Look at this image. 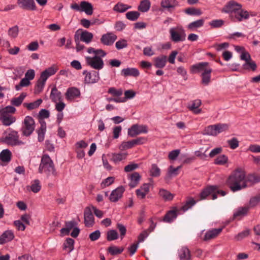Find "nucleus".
Wrapping results in <instances>:
<instances>
[{
  "label": "nucleus",
  "instance_id": "24",
  "mask_svg": "<svg viewBox=\"0 0 260 260\" xmlns=\"http://www.w3.org/2000/svg\"><path fill=\"white\" fill-rule=\"evenodd\" d=\"M77 225V223L74 220H71L65 222V227L60 229V232L61 235H69L70 231Z\"/></svg>",
  "mask_w": 260,
  "mask_h": 260
},
{
  "label": "nucleus",
  "instance_id": "6",
  "mask_svg": "<svg viewBox=\"0 0 260 260\" xmlns=\"http://www.w3.org/2000/svg\"><path fill=\"white\" fill-rule=\"evenodd\" d=\"M85 59L87 65L95 70H101L104 66L103 59L99 55H94L93 57L86 56Z\"/></svg>",
  "mask_w": 260,
  "mask_h": 260
},
{
  "label": "nucleus",
  "instance_id": "28",
  "mask_svg": "<svg viewBox=\"0 0 260 260\" xmlns=\"http://www.w3.org/2000/svg\"><path fill=\"white\" fill-rule=\"evenodd\" d=\"M16 118L15 117L11 115L2 114L0 113V120L2 121L3 125L5 126H10L15 122Z\"/></svg>",
  "mask_w": 260,
  "mask_h": 260
},
{
  "label": "nucleus",
  "instance_id": "34",
  "mask_svg": "<svg viewBox=\"0 0 260 260\" xmlns=\"http://www.w3.org/2000/svg\"><path fill=\"white\" fill-rule=\"evenodd\" d=\"M131 8L132 6H131L123 4L121 2H118L114 6L113 10L114 11L117 12L124 13Z\"/></svg>",
  "mask_w": 260,
  "mask_h": 260
},
{
  "label": "nucleus",
  "instance_id": "55",
  "mask_svg": "<svg viewBox=\"0 0 260 260\" xmlns=\"http://www.w3.org/2000/svg\"><path fill=\"white\" fill-rule=\"evenodd\" d=\"M108 93L112 94L114 96L120 98L123 93V90L121 88L117 89L116 88L112 87H110L108 90Z\"/></svg>",
  "mask_w": 260,
  "mask_h": 260
},
{
  "label": "nucleus",
  "instance_id": "58",
  "mask_svg": "<svg viewBox=\"0 0 260 260\" xmlns=\"http://www.w3.org/2000/svg\"><path fill=\"white\" fill-rule=\"evenodd\" d=\"M134 147L133 140L127 142H122L119 146V149L121 151H123L127 149H130Z\"/></svg>",
  "mask_w": 260,
  "mask_h": 260
},
{
  "label": "nucleus",
  "instance_id": "17",
  "mask_svg": "<svg viewBox=\"0 0 260 260\" xmlns=\"http://www.w3.org/2000/svg\"><path fill=\"white\" fill-rule=\"evenodd\" d=\"M12 152L8 149H4L0 153L1 165L4 166L9 163L12 159Z\"/></svg>",
  "mask_w": 260,
  "mask_h": 260
},
{
  "label": "nucleus",
  "instance_id": "11",
  "mask_svg": "<svg viewBox=\"0 0 260 260\" xmlns=\"http://www.w3.org/2000/svg\"><path fill=\"white\" fill-rule=\"evenodd\" d=\"M75 32H77L79 40L87 44L90 43L93 38V34L86 30L79 28Z\"/></svg>",
  "mask_w": 260,
  "mask_h": 260
},
{
  "label": "nucleus",
  "instance_id": "43",
  "mask_svg": "<svg viewBox=\"0 0 260 260\" xmlns=\"http://www.w3.org/2000/svg\"><path fill=\"white\" fill-rule=\"evenodd\" d=\"M184 12L190 16H200L202 12L200 9L194 7H189L184 10Z\"/></svg>",
  "mask_w": 260,
  "mask_h": 260
},
{
  "label": "nucleus",
  "instance_id": "3",
  "mask_svg": "<svg viewBox=\"0 0 260 260\" xmlns=\"http://www.w3.org/2000/svg\"><path fill=\"white\" fill-rule=\"evenodd\" d=\"M23 125L21 131L23 136H30L34 132L35 128V121L33 118L30 116H26L23 121Z\"/></svg>",
  "mask_w": 260,
  "mask_h": 260
},
{
  "label": "nucleus",
  "instance_id": "39",
  "mask_svg": "<svg viewBox=\"0 0 260 260\" xmlns=\"http://www.w3.org/2000/svg\"><path fill=\"white\" fill-rule=\"evenodd\" d=\"M181 168V166H178L176 168H174L173 166H170L169 168V170L165 177V180H169L171 178L172 175L177 176L178 174V170Z\"/></svg>",
  "mask_w": 260,
  "mask_h": 260
},
{
  "label": "nucleus",
  "instance_id": "2",
  "mask_svg": "<svg viewBox=\"0 0 260 260\" xmlns=\"http://www.w3.org/2000/svg\"><path fill=\"white\" fill-rule=\"evenodd\" d=\"M44 169H45L44 172H47L48 174L51 173L54 176L57 175L54 163L49 155L47 154L43 155L42 157L38 169L39 173L42 174Z\"/></svg>",
  "mask_w": 260,
  "mask_h": 260
},
{
  "label": "nucleus",
  "instance_id": "31",
  "mask_svg": "<svg viewBox=\"0 0 260 260\" xmlns=\"http://www.w3.org/2000/svg\"><path fill=\"white\" fill-rule=\"evenodd\" d=\"M141 178V175L138 172H135L130 175V179L131 182L129 183L131 188H134L139 183Z\"/></svg>",
  "mask_w": 260,
  "mask_h": 260
},
{
  "label": "nucleus",
  "instance_id": "49",
  "mask_svg": "<svg viewBox=\"0 0 260 260\" xmlns=\"http://www.w3.org/2000/svg\"><path fill=\"white\" fill-rule=\"evenodd\" d=\"M160 175V169L155 164L151 165L150 169V175L153 177H158Z\"/></svg>",
  "mask_w": 260,
  "mask_h": 260
},
{
  "label": "nucleus",
  "instance_id": "50",
  "mask_svg": "<svg viewBox=\"0 0 260 260\" xmlns=\"http://www.w3.org/2000/svg\"><path fill=\"white\" fill-rule=\"evenodd\" d=\"M140 15V13L138 11H129L125 14L126 19L131 21H136Z\"/></svg>",
  "mask_w": 260,
  "mask_h": 260
},
{
  "label": "nucleus",
  "instance_id": "30",
  "mask_svg": "<svg viewBox=\"0 0 260 260\" xmlns=\"http://www.w3.org/2000/svg\"><path fill=\"white\" fill-rule=\"evenodd\" d=\"M50 98L52 101L56 103L57 101H62V95L61 92L58 91L55 85L51 89Z\"/></svg>",
  "mask_w": 260,
  "mask_h": 260
},
{
  "label": "nucleus",
  "instance_id": "37",
  "mask_svg": "<svg viewBox=\"0 0 260 260\" xmlns=\"http://www.w3.org/2000/svg\"><path fill=\"white\" fill-rule=\"evenodd\" d=\"M50 116V112L48 110L45 109H42L39 112L38 118L40 124L42 122L46 124L45 121L44 120L45 118H48Z\"/></svg>",
  "mask_w": 260,
  "mask_h": 260
},
{
  "label": "nucleus",
  "instance_id": "45",
  "mask_svg": "<svg viewBox=\"0 0 260 260\" xmlns=\"http://www.w3.org/2000/svg\"><path fill=\"white\" fill-rule=\"evenodd\" d=\"M124 94L125 95L124 97L120 98L121 100V103H124L127 100L134 98L136 96V92L133 90L128 89L125 90Z\"/></svg>",
  "mask_w": 260,
  "mask_h": 260
},
{
  "label": "nucleus",
  "instance_id": "63",
  "mask_svg": "<svg viewBox=\"0 0 260 260\" xmlns=\"http://www.w3.org/2000/svg\"><path fill=\"white\" fill-rule=\"evenodd\" d=\"M227 143L232 149H235L238 147L239 145V141L235 137L228 140Z\"/></svg>",
  "mask_w": 260,
  "mask_h": 260
},
{
  "label": "nucleus",
  "instance_id": "47",
  "mask_svg": "<svg viewBox=\"0 0 260 260\" xmlns=\"http://www.w3.org/2000/svg\"><path fill=\"white\" fill-rule=\"evenodd\" d=\"M126 155L127 153H112V158L111 160L115 163H117L122 160L123 159H125L126 158Z\"/></svg>",
  "mask_w": 260,
  "mask_h": 260
},
{
  "label": "nucleus",
  "instance_id": "27",
  "mask_svg": "<svg viewBox=\"0 0 260 260\" xmlns=\"http://www.w3.org/2000/svg\"><path fill=\"white\" fill-rule=\"evenodd\" d=\"M167 57L162 55L154 58V66L156 68L162 69L166 66L167 61Z\"/></svg>",
  "mask_w": 260,
  "mask_h": 260
},
{
  "label": "nucleus",
  "instance_id": "26",
  "mask_svg": "<svg viewBox=\"0 0 260 260\" xmlns=\"http://www.w3.org/2000/svg\"><path fill=\"white\" fill-rule=\"evenodd\" d=\"M121 74L124 77L133 76L137 77L140 75V72L137 68H127L122 69L121 71Z\"/></svg>",
  "mask_w": 260,
  "mask_h": 260
},
{
  "label": "nucleus",
  "instance_id": "5",
  "mask_svg": "<svg viewBox=\"0 0 260 260\" xmlns=\"http://www.w3.org/2000/svg\"><path fill=\"white\" fill-rule=\"evenodd\" d=\"M169 32L170 34V39L174 43L183 42L185 40V31L182 27L179 28L178 30H177V28H171Z\"/></svg>",
  "mask_w": 260,
  "mask_h": 260
},
{
  "label": "nucleus",
  "instance_id": "21",
  "mask_svg": "<svg viewBox=\"0 0 260 260\" xmlns=\"http://www.w3.org/2000/svg\"><path fill=\"white\" fill-rule=\"evenodd\" d=\"M80 95L81 93L79 89L75 87L68 88L65 93L66 98L67 100L79 98Z\"/></svg>",
  "mask_w": 260,
  "mask_h": 260
},
{
  "label": "nucleus",
  "instance_id": "9",
  "mask_svg": "<svg viewBox=\"0 0 260 260\" xmlns=\"http://www.w3.org/2000/svg\"><path fill=\"white\" fill-rule=\"evenodd\" d=\"M84 222L87 228L92 227L95 223L94 218L90 206L86 207L84 211Z\"/></svg>",
  "mask_w": 260,
  "mask_h": 260
},
{
  "label": "nucleus",
  "instance_id": "41",
  "mask_svg": "<svg viewBox=\"0 0 260 260\" xmlns=\"http://www.w3.org/2000/svg\"><path fill=\"white\" fill-rule=\"evenodd\" d=\"M42 102L43 100L41 99H39L34 102L29 103H24L23 105L28 110H31L39 107Z\"/></svg>",
  "mask_w": 260,
  "mask_h": 260
},
{
  "label": "nucleus",
  "instance_id": "10",
  "mask_svg": "<svg viewBox=\"0 0 260 260\" xmlns=\"http://www.w3.org/2000/svg\"><path fill=\"white\" fill-rule=\"evenodd\" d=\"M125 191V188L123 186L120 185L113 190L109 197V200L111 202H116L123 197V194Z\"/></svg>",
  "mask_w": 260,
  "mask_h": 260
},
{
  "label": "nucleus",
  "instance_id": "62",
  "mask_svg": "<svg viewBox=\"0 0 260 260\" xmlns=\"http://www.w3.org/2000/svg\"><path fill=\"white\" fill-rule=\"evenodd\" d=\"M116 228L118 230L120 233V236L121 239H122L126 235V228L125 225L120 223H117L116 224Z\"/></svg>",
  "mask_w": 260,
  "mask_h": 260
},
{
  "label": "nucleus",
  "instance_id": "22",
  "mask_svg": "<svg viewBox=\"0 0 260 260\" xmlns=\"http://www.w3.org/2000/svg\"><path fill=\"white\" fill-rule=\"evenodd\" d=\"M180 260H190L191 255L189 249L186 246H183L178 250Z\"/></svg>",
  "mask_w": 260,
  "mask_h": 260
},
{
  "label": "nucleus",
  "instance_id": "64",
  "mask_svg": "<svg viewBox=\"0 0 260 260\" xmlns=\"http://www.w3.org/2000/svg\"><path fill=\"white\" fill-rule=\"evenodd\" d=\"M45 84V83L42 82L41 81L38 80L35 87L34 93L35 94H38L42 92L43 90Z\"/></svg>",
  "mask_w": 260,
  "mask_h": 260
},
{
  "label": "nucleus",
  "instance_id": "40",
  "mask_svg": "<svg viewBox=\"0 0 260 260\" xmlns=\"http://www.w3.org/2000/svg\"><path fill=\"white\" fill-rule=\"evenodd\" d=\"M159 194L166 201H172L174 197V195L173 194L171 193L167 190L162 188L159 190Z\"/></svg>",
  "mask_w": 260,
  "mask_h": 260
},
{
  "label": "nucleus",
  "instance_id": "53",
  "mask_svg": "<svg viewBox=\"0 0 260 260\" xmlns=\"http://www.w3.org/2000/svg\"><path fill=\"white\" fill-rule=\"evenodd\" d=\"M250 234V230L247 229L239 233L237 235H235V239L237 241H241L243 239L248 237Z\"/></svg>",
  "mask_w": 260,
  "mask_h": 260
},
{
  "label": "nucleus",
  "instance_id": "48",
  "mask_svg": "<svg viewBox=\"0 0 260 260\" xmlns=\"http://www.w3.org/2000/svg\"><path fill=\"white\" fill-rule=\"evenodd\" d=\"M228 161V157L225 154H221L217 156L214 163L217 165H224Z\"/></svg>",
  "mask_w": 260,
  "mask_h": 260
},
{
  "label": "nucleus",
  "instance_id": "38",
  "mask_svg": "<svg viewBox=\"0 0 260 260\" xmlns=\"http://www.w3.org/2000/svg\"><path fill=\"white\" fill-rule=\"evenodd\" d=\"M201 104V100L199 99L194 100L189 109L190 111H192L193 113L196 114H199L202 112V109L199 108Z\"/></svg>",
  "mask_w": 260,
  "mask_h": 260
},
{
  "label": "nucleus",
  "instance_id": "1",
  "mask_svg": "<svg viewBox=\"0 0 260 260\" xmlns=\"http://www.w3.org/2000/svg\"><path fill=\"white\" fill-rule=\"evenodd\" d=\"M251 185L260 182V176L254 173L246 175L245 171L241 168H237L233 170L227 178L225 184L230 190L235 192L247 188V183Z\"/></svg>",
  "mask_w": 260,
  "mask_h": 260
},
{
  "label": "nucleus",
  "instance_id": "20",
  "mask_svg": "<svg viewBox=\"0 0 260 260\" xmlns=\"http://www.w3.org/2000/svg\"><path fill=\"white\" fill-rule=\"evenodd\" d=\"M14 238L15 236L12 230H7L0 236V244L3 245L11 242Z\"/></svg>",
  "mask_w": 260,
  "mask_h": 260
},
{
  "label": "nucleus",
  "instance_id": "33",
  "mask_svg": "<svg viewBox=\"0 0 260 260\" xmlns=\"http://www.w3.org/2000/svg\"><path fill=\"white\" fill-rule=\"evenodd\" d=\"M124 249L123 247H117L112 245L107 248V251L108 253L114 256L121 254L123 251Z\"/></svg>",
  "mask_w": 260,
  "mask_h": 260
},
{
  "label": "nucleus",
  "instance_id": "54",
  "mask_svg": "<svg viewBox=\"0 0 260 260\" xmlns=\"http://www.w3.org/2000/svg\"><path fill=\"white\" fill-rule=\"evenodd\" d=\"M16 111V108L12 106H7L0 110V113L2 114L10 115L9 114H14Z\"/></svg>",
  "mask_w": 260,
  "mask_h": 260
},
{
  "label": "nucleus",
  "instance_id": "36",
  "mask_svg": "<svg viewBox=\"0 0 260 260\" xmlns=\"http://www.w3.org/2000/svg\"><path fill=\"white\" fill-rule=\"evenodd\" d=\"M26 95V92H22L18 97L13 98L11 101V104L14 106L19 107L21 105Z\"/></svg>",
  "mask_w": 260,
  "mask_h": 260
},
{
  "label": "nucleus",
  "instance_id": "61",
  "mask_svg": "<svg viewBox=\"0 0 260 260\" xmlns=\"http://www.w3.org/2000/svg\"><path fill=\"white\" fill-rule=\"evenodd\" d=\"M127 42L125 39H121L115 43V47L117 50H121L127 47Z\"/></svg>",
  "mask_w": 260,
  "mask_h": 260
},
{
  "label": "nucleus",
  "instance_id": "15",
  "mask_svg": "<svg viewBox=\"0 0 260 260\" xmlns=\"http://www.w3.org/2000/svg\"><path fill=\"white\" fill-rule=\"evenodd\" d=\"M208 62H200L192 65L190 68V73L192 74L203 72L209 66Z\"/></svg>",
  "mask_w": 260,
  "mask_h": 260
},
{
  "label": "nucleus",
  "instance_id": "32",
  "mask_svg": "<svg viewBox=\"0 0 260 260\" xmlns=\"http://www.w3.org/2000/svg\"><path fill=\"white\" fill-rule=\"evenodd\" d=\"M46 132V124L42 122L40 127L36 130L38 134V140L39 142H42L44 140L45 135Z\"/></svg>",
  "mask_w": 260,
  "mask_h": 260
},
{
  "label": "nucleus",
  "instance_id": "7",
  "mask_svg": "<svg viewBox=\"0 0 260 260\" xmlns=\"http://www.w3.org/2000/svg\"><path fill=\"white\" fill-rule=\"evenodd\" d=\"M148 132L147 126L145 125H140L135 124L132 125L128 129L127 135L131 137H135L136 136L142 134L147 133Z\"/></svg>",
  "mask_w": 260,
  "mask_h": 260
},
{
  "label": "nucleus",
  "instance_id": "19",
  "mask_svg": "<svg viewBox=\"0 0 260 260\" xmlns=\"http://www.w3.org/2000/svg\"><path fill=\"white\" fill-rule=\"evenodd\" d=\"M178 214L177 208L174 207L172 210L168 211L165 215L163 218V221L166 222L170 223L176 219Z\"/></svg>",
  "mask_w": 260,
  "mask_h": 260
},
{
  "label": "nucleus",
  "instance_id": "46",
  "mask_svg": "<svg viewBox=\"0 0 260 260\" xmlns=\"http://www.w3.org/2000/svg\"><path fill=\"white\" fill-rule=\"evenodd\" d=\"M118 237L119 235L116 230H110L107 232L106 239L108 241L116 240Z\"/></svg>",
  "mask_w": 260,
  "mask_h": 260
},
{
  "label": "nucleus",
  "instance_id": "25",
  "mask_svg": "<svg viewBox=\"0 0 260 260\" xmlns=\"http://www.w3.org/2000/svg\"><path fill=\"white\" fill-rule=\"evenodd\" d=\"M222 231V228L212 229L207 231L204 236V240L208 241L216 237Z\"/></svg>",
  "mask_w": 260,
  "mask_h": 260
},
{
  "label": "nucleus",
  "instance_id": "13",
  "mask_svg": "<svg viewBox=\"0 0 260 260\" xmlns=\"http://www.w3.org/2000/svg\"><path fill=\"white\" fill-rule=\"evenodd\" d=\"M99 73L98 71H92L88 73L85 77L84 82L86 84H93L96 83L100 80Z\"/></svg>",
  "mask_w": 260,
  "mask_h": 260
},
{
  "label": "nucleus",
  "instance_id": "23",
  "mask_svg": "<svg viewBox=\"0 0 260 260\" xmlns=\"http://www.w3.org/2000/svg\"><path fill=\"white\" fill-rule=\"evenodd\" d=\"M249 209V208L248 207H239L237 210L233 214V217L230 218L229 222L234 220L238 217H242L246 216Z\"/></svg>",
  "mask_w": 260,
  "mask_h": 260
},
{
  "label": "nucleus",
  "instance_id": "60",
  "mask_svg": "<svg viewBox=\"0 0 260 260\" xmlns=\"http://www.w3.org/2000/svg\"><path fill=\"white\" fill-rule=\"evenodd\" d=\"M31 190L34 193L38 192L41 189L40 181L39 179H35L34 183L30 186Z\"/></svg>",
  "mask_w": 260,
  "mask_h": 260
},
{
  "label": "nucleus",
  "instance_id": "56",
  "mask_svg": "<svg viewBox=\"0 0 260 260\" xmlns=\"http://www.w3.org/2000/svg\"><path fill=\"white\" fill-rule=\"evenodd\" d=\"M114 180L115 177L112 176L108 177L107 178L104 179L101 183V186L102 188H104L106 187L111 185L114 183Z\"/></svg>",
  "mask_w": 260,
  "mask_h": 260
},
{
  "label": "nucleus",
  "instance_id": "4",
  "mask_svg": "<svg viewBox=\"0 0 260 260\" xmlns=\"http://www.w3.org/2000/svg\"><path fill=\"white\" fill-rule=\"evenodd\" d=\"M0 142L6 143L11 146H16L23 144L22 141L19 140L18 132L14 130H11L8 136L5 138H1Z\"/></svg>",
  "mask_w": 260,
  "mask_h": 260
},
{
  "label": "nucleus",
  "instance_id": "16",
  "mask_svg": "<svg viewBox=\"0 0 260 260\" xmlns=\"http://www.w3.org/2000/svg\"><path fill=\"white\" fill-rule=\"evenodd\" d=\"M216 189V186L213 185H208L204 188L200 193L199 197L201 200H205L211 195L212 200V194Z\"/></svg>",
  "mask_w": 260,
  "mask_h": 260
},
{
  "label": "nucleus",
  "instance_id": "8",
  "mask_svg": "<svg viewBox=\"0 0 260 260\" xmlns=\"http://www.w3.org/2000/svg\"><path fill=\"white\" fill-rule=\"evenodd\" d=\"M242 6L241 4L236 2L234 0L228 2L226 5L224 6L221 10V12L224 13H232L233 12L236 13L239 11Z\"/></svg>",
  "mask_w": 260,
  "mask_h": 260
},
{
  "label": "nucleus",
  "instance_id": "12",
  "mask_svg": "<svg viewBox=\"0 0 260 260\" xmlns=\"http://www.w3.org/2000/svg\"><path fill=\"white\" fill-rule=\"evenodd\" d=\"M18 5L23 10L28 11H36L37 10L34 0H23L17 2Z\"/></svg>",
  "mask_w": 260,
  "mask_h": 260
},
{
  "label": "nucleus",
  "instance_id": "44",
  "mask_svg": "<svg viewBox=\"0 0 260 260\" xmlns=\"http://www.w3.org/2000/svg\"><path fill=\"white\" fill-rule=\"evenodd\" d=\"M216 129L215 124L209 125L205 128L203 135L216 136L217 133Z\"/></svg>",
  "mask_w": 260,
  "mask_h": 260
},
{
  "label": "nucleus",
  "instance_id": "35",
  "mask_svg": "<svg viewBox=\"0 0 260 260\" xmlns=\"http://www.w3.org/2000/svg\"><path fill=\"white\" fill-rule=\"evenodd\" d=\"M75 240L71 238H67L63 244V250L69 249L68 252L70 253L74 249Z\"/></svg>",
  "mask_w": 260,
  "mask_h": 260
},
{
  "label": "nucleus",
  "instance_id": "29",
  "mask_svg": "<svg viewBox=\"0 0 260 260\" xmlns=\"http://www.w3.org/2000/svg\"><path fill=\"white\" fill-rule=\"evenodd\" d=\"M81 12H84L87 15H91L93 12V5L88 2L82 1Z\"/></svg>",
  "mask_w": 260,
  "mask_h": 260
},
{
  "label": "nucleus",
  "instance_id": "59",
  "mask_svg": "<svg viewBox=\"0 0 260 260\" xmlns=\"http://www.w3.org/2000/svg\"><path fill=\"white\" fill-rule=\"evenodd\" d=\"M260 202V193L252 197L249 200V204L251 207H255Z\"/></svg>",
  "mask_w": 260,
  "mask_h": 260
},
{
  "label": "nucleus",
  "instance_id": "51",
  "mask_svg": "<svg viewBox=\"0 0 260 260\" xmlns=\"http://www.w3.org/2000/svg\"><path fill=\"white\" fill-rule=\"evenodd\" d=\"M204 24V20L203 19H200L190 23L188 25L187 27L189 29H193L194 28H199L203 26Z\"/></svg>",
  "mask_w": 260,
  "mask_h": 260
},
{
  "label": "nucleus",
  "instance_id": "18",
  "mask_svg": "<svg viewBox=\"0 0 260 260\" xmlns=\"http://www.w3.org/2000/svg\"><path fill=\"white\" fill-rule=\"evenodd\" d=\"M116 39L117 36L115 35L108 32L102 36L101 42L105 45L110 46L113 44Z\"/></svg>",
  "mask_w": 260,
  "mask_h": 260
},
{
  "label": "nucleus",
  "instance_id": "52",
  "mask_svg": "<svg viewBox=\"0 0 260 260\" xmlns=\"http://www.w3.org/2000/svg\"><path fill=\"white\" fill-rule=\"evenodd\" d=\"M196 203L197 201L193 198H190L188 200L186 201L185 204L182 206L181 209L184 212L186 211L194 206Z\"/></svg>",
  "mask_w": 260,
  "mask_h": 260
},
{
  "label": "nucleus",
  "instance_id": "57",
  "mask_svg": "<svg viewBox=\"0 0 260 260\" xmlns=\"http://www.w3.org/2000/svg\"><path fill=\"white\" fill-rule=\"evenodd\" d=\"M30 84V81L26 78H24L20 80V82L18 84L15 86V89L17 91L20 90L22 87H27L29 86Z\"/></svg>",
  "mask_w": 260,
  "mask_h": 260
},
{
  "label": "nucleus",
  "instance_id": "14",
  "mask_svg": "<svg viewBox=\"0 0 260 260\" xmlns=\"http://www.w3.org/2000/svg\"><path fill=\"white\" fill-rule=\"evenodd\" d=\"M213 72L212 68L207 67L201 74V84L207 86L211 82V73Z\"/></svg>",
  "mask_w": 260,
  "mask_h": 260
},
{
  "label": "nucleus",
  "instance_id": "42",
  "mask_svg": "<svg viewBox=\"0 0 260 260\" xmlns=\"http://www.w3.org/2000/svg\"><path fill=\"white\" fill-rule=\"evenodd\" d=\"M151 2L149 0H142L138 7V10L142 12H146L150 8Z\"/></svg>",
  "mask_w": 260,
  "mask_h": 260
}]
</instances>
